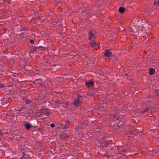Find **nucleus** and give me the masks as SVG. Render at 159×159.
<instances>
[{"mask_svg":"<svg viewBox=\"0 0 159 159\" xmlns=\"http://www.w3.org/2000/svg\"><path fill=\"white\" fill-rule=\"evenodd\" d=\"M155 93H156L157 95H159V91L158 89H156L155 91Z\"/></svg>","mask_w":159,"mask_h":159,"instance_id":"nucleus-41","label":"nucleus"},{"mask_svg":"<svg viewBox=\"0 0 159 159\" xmlns=\"http://www.w3.org/2000/svg\"><path fill=\"white\" fill-rule=\"evenodd\" d=\"M95 37V35L92 33V31L90 30L89 31V39H92L93 38Z\"/></svg>","mask_w":159,"mask_h":159,"instance_id":"nucleus-23","label":"nucleus"},{"mask_svg":"<svg viewBox=\"0 0 159 159\" xmlns=\"http://www.w3.org/2000/svg\"><path fill=\"white\" fill-rule=\"evenodd\" d=\"M131 123L133 124V123H135L136 122L135 120H134V119H132L131 120Z\"/></svg>","mask_w":159,"mask_h":159,"instance_id":"nucleus-43","label":"nucleus"},{"mask_svg":"<svg viewBox=\"0 0 159 159\" xmlns=\"http://www.w3.org/2000/svg\"><path fill=\"white\" fill-rule=\"evenodd\" d=\"M68 104V102H67V104L66 105H65L64 106V107L65 108H66L67 107V106Z\"/></svg>","mask_w":159,"mask_h":159,"instance_id":"nucleus-53","label":"nucleus"},{"mask_svg":"<svg viewBox=\"0 0 159 159\" xmlns=\"http://www.w3.org/2000/svg\"><path fill=\"white\" fill-rule=\"evenodd\" d=\"M2 131H4V130H0V138L2 137V136L3 135V133Z\"/></svg>","mask_w":159,"mask_h":159,"instance_id":"nucleus-44","label":"nucleus"},{"mask_svg":"<svg viewBox=\"0 0 159 159\" xmlns=\"http://www.w3.org/2000/svg\"><path fill=\"white\" fill-rule=\"evenodd\" d=\"M134 131L133 130L129 131L126 134V135H127L128 137H131L132 136L131 135L134 134Z\"/></svg>","mask_w":159,"mask_h":159,"instance_id":"nucleus-24","label":"nucleus"},{"mask_svg":"<svg viewBox=\"0 0 159 159\" xmlns=\"http://www.w3.org/2000/svg\"><path fill=\"white\" fill-rule=\"evenodd\" d=\"M39 80V79H38V80H36V81H37V80Z\"/></svg>","mask_w":159,"mask_h":159,"instance_id":"nucleus-57","label":"nucleus"},{"mask_svg":"<svg viewBox=\"0 0 159 159\" xmlns=\"http://www.w3.org/2000/svg\"><path fill=\"white\" fill-rule=\"evenodd\" d=\"M37 130L38 131L40 132L42 134H43L44 132L43 130L41 128H38Z\"/></svg>","mask_w":159,"mask_h":159,"instance_id":"nucleus-35","label":"nucleus"},{"mask_svg":"<svg viewBox=\"0 0 159 159\" xmlns=\"http://www.w3.org/2000/svg\"><path fill=\"white\" fill-rule=\"evenodd\" d=\"M99 148L98 153L100 155H101L103 156H107L109 158L111 156H115L116 154L115 152L108 153L103 148H100L99 147Z\"/></svg>","mask_w":159,"mask_h":159,"instance_id":"nucleus-3","label":"nucleus"},{"mask_svg":"<svg viewBox=\"0 0 159 159\" xmlns=\"http://www.w3.org/2000/svg\"><path fill=\"white\" fill-rule=\"evenodd\" d=\"M125 11V8L123 7H121L119 9V12L120 13H124Z\"/></svg>","mask_w":159,"mask_h":159,"instance_id":"nucleus-22","label":"nucleus"},{"mask_svg":"<svg viewBox=\"0 0 159 159\" xmlns=\"http://www.w3.org/2000/svg\"><path fill=\"white\" fill-rule=\"evenodd\" d=\"M62 27L61 25H56L55 26V27L54 28L55 30H57L59 31V32L62 33L61 32V31L60 30H61V28Z\"/></svg>","mask_w":159,"mask_h":159,"instance_id":"nucleus-21","label":"nucleus"},{"mask_svg":"<svg viewBox=\"0 0 159 159\" xmlns=\"http://www.w3.org/2000/svg\"><path fill=\"white\" fill-rule=\"evenodd\" d=\"M25 109L24 107H22L20 108V109L18 110L19 111H21L23 110V109Z\"/></svg>","mask_w":159,"mask_h":159,"instance_id":"nucleus-51","label":"nucleus"},{"mask_svg":"<svg viewBox=\"0 0 159 159\" xmlns=\"http://www.w3.org/2000/svg\"><path fill=\"white\" fill-rule=\"evenodd\" d=\"M5 133H6V134H9V133H8V132H5Z\"/></svg>","mask_w":159,"mask_h":159,"instance_id":"nucleus-56","label":"nucleus"},{"mask_svg":"<svg viewBox=\"0 0 159 159\" xmlns=\"http://www.w3.org/2000/svg\"><path fill=\"white\" fill-rule=\"evenodd\" d=\"M3 52V53L5 52V51H4Z\"/></svg>","mask_w":159,"mask_h":159,"instance_id":"nucleus-59","label":"nucleus"},{"mask_svg":"<svg viewBox=\"0 0 159 159\" xmlns=\"http://www.w3.org/2000/svg\"><path fill=\"white\" fill-rule=\"evenodd\" d=\"M86 86L88 88L92 87L94 84V82L92 81H87L85 83Z\"/></svg>","mask_w":159,"mask_h":159,"instance_id":"nucleus-14","label":"nucleus"},{"mask_svg":"<svg viewBox=\"0 0 159 159\" xmlns=\"http://www.w3.org/2000/svg\"><path fill=\"white\" fill-rule=\"evenodd\" d=\"M48 93H43L39 97V99L41 100H43V101L45 102L48 99Z\"/></svg>","mask_w":159,"mask_h":159,"instance_id":"nucleus-7","label":"nucleus"},{"mask_svg":"<svg viewBox=\"0 0 159 159\" xmlns=\"http://www.w3.org/2000/svg\"><path fill=\"white\" fill-rule=\"evenodd\" d=\"M55 6H60L61 4V0H55Z\"/></svg>","mask_w":159,"mask_h":159,"instance_id":"nucleus-25","label":"nucleus"},{"mask_svg":"<svg viewBox=\"0 0 159 159\" xmlns=\"http://www.w3.org/2000/svg\"><path fill=\"white\" fill-rule=\"evenodd\" d=\"M111 59H112V61H119L118 58L114 56H112L111 57Z\"/></svg>","mask_w":159,"mask_h":159,"instance_id":"nucleus-29","label":"nucleus"},{"mask_svg":"<svg viewBox=\"0 0 159 159\" xmlns=\"http://www.w3.org/2000/svg\"><path fill=\"white\" fill-rule=\"evenodd\" d=\"M61 20V16L60 15H58L57 16L54 20V23L56 24L60 22Z\"/></svg>","mask_w":159,"mask_h":159,"instance_id":"nucleus-13","label":"nucleus"},{"mask_svg":"<svg viewBox=\"0 0 159 159\" xmlns=\"http://www.w3.org/2000/svg\"><path fill=\"white\" fill-rule=\"evenodd\" d=\"M38 18H39V19H40V18H39V17H38Z\"/></svg>","mask_w":159,"mask_h":159,"instance_id":"nucleus-60","label":"nucleus"},{"mask_svg":"<svg viewBox=\"0 0 159 159\" xmlns=\"http://www.w3.org/2000/svg\"><path fill=\"white\" fill-rule=\"evenodd\" d=\"M36 75L35 73L34 72H33L32 73V75Z\"/></svg>","mask_w":159,"mask_h":159,"instance_id":"nucleus-54","label":"nucleus"},{"mask_svg":"<svg viewBox=\"0 0 159 159\" xmlns=\"http://www.w3.org/2000/svg\"><path fill=\"white\" fill-rule=\"evenodd\" d=\"M108 141H105L104 139H102L100 142V144L99 147L103 148H106L109 144L108 143Z\"/></svg>","mask_w":159,"mask_h":159,"instance_id":"nucleus-8","label":"nucleus"},{"mask_svg":"<svg viewBox=\"0 0 159 159\" xmlns=\"http://www.w3.org/2000/svg\"><path fill=\"white\" fill-rule=\"evenodd\" d=\"M147 116H148V114H147Z\"/></svg>","mask_w":159,"mask_h":159,"instance_id":"nucleus-62","label":"nucleus"},{"mask_svg":"<svg viewBox=\"0 0 159 159\" xmlns=\"http://www.w3.org/2000/svg\"><path fill=\"white\" fill-rule=\"evenodd\" d=\"M5 100V98H2L0 99V101L2 102V101H4Z\"/></svg>","mask_w":159,"mask_h":159,"instance_id":"nucleus-47","label":"nucleus"},{"mask_svg":"<svg viewBox=\"0 0 159 159\" xmlns=\"http://www.w3.org/2000/svg\"><path fill=\"white\" fill-rule=\"evenodd\" d=\"M155 70L154 69L150 68L149 70V74L150 75H153L155 72Z\"/></svg>","mask_w":159,"mask_h":159,"instance_id":"nucleus-27","label":"nucleus"},{"mask_svg":"<svg viewBox=\"0 0 159 159\" xmlns=\"http://www.w3.org/2000/svg\"><path fill=\"white\" fill-rule=\"evenodd\" d=\"M4 87L3 84L2 83H0V88H2Z\"/></svg>","mask_w":159,"mask_h":159,"instance_id":"nucleus-46","label":"nucleus"},{"mask_svg":"<svg viewBox=\"0 0 159 159\" xmlns=\"http://www.w3.org/2000/svg\"><path fill=\"white\" fill-rule=\"evenodd\" d=\"M69 127V121L68 120L65 121H62L61 123L60 128L61 129H67Z\"/></svg>","mask_w":159,"mask_h":159,"instance_id":"nucleus-10","label":"nucleus"},{"mask_svg":"<svg viewBox=\"0 0 159 159\" xmlns=\"http://www.w3.org/2000/svg\"><path fill=\"white\" fill-rule=\"evenodd\" d=\"M44 64L46 66L47 69L49 70H52L53 71H56L60 69V66L58 65L50 64V62L49 60L46 61Z\"/></svg>","mask_w":159,"mask_h":159,"instance_id":"nucleus-2","label":"nucleus"},{"mask_svg":"<svg viewBox=\"0 0 159 159\" xmlns=\"http://www.w3.org/2000/svg\"><path fill=\"white\" fill-rule=\"evenodd\" d=\"M91 47L93 49L98 50L100 48L99 43H97L94 41H92L90 42Z\"/></svg>","mask_w":159,"mask_h":159,"instance_id":"nucleus-6","label":"nucleus"},{"mask_svg":"<svg viewBox=\"0 0 159 159\" xmlns=\"http://www.w3.org/2000/svg\"><path fill=\"white\" fill-rule=\"evenodd\" d=\"M138 35L137 37H139L140 40H141L139 41L142 42L144 41L145 40L148 38L149 34L144 31L143 32H142V33L138 34Z\"/></svg>","mask_w":159,"mask_h":159,"instance_id":"nucleus-5","label":"nucleus"},{"mask_svg":"<svg viewBox=\"0 0 159 159\" xmlns=\"http://www.w3.org/2000/svg\"><path fill=\"white\" fill-rule=\"evenodd\" d=\"M52 93L53 95H55V94H56V95H55V96H58L62 94V91H58L57 90H56L55 91H53Z\"/></svg>","mask_w":159,"mask_h":159,"instance_id":"nucleus-20","label":"nucleus"},{"mask_svg":"<svg viewBox=\"0 0 159 159\" xmlns=\"http://www.w3.org/2000/svg\"><path fill=\"white\" fill-rule=\"evenodd\" d=\"M111 49H105L104 50V56L106 57H110L112 54V52H110Z\"/></svg>","mask_w":159,"mask_h":159,"instance_id":"nucleus-12","label":"nucleus"},{"mask_svg":"<svg viewBox=\"0 0 159 159\" xmlns=\"http://www.w3.org/2000/svg\"><path fill=\"white\" fill-rule=\"evenodd\" d=\"M149 108H147L146 109L142 111H141V113H144L145 112H147L148 110H149Z\"/></svg>","mask_w":159,"mask_h":159,"instance_id":"nucleus-38","label":"nucleus"},{"mask_svg":"<svg viewBox=\"0 0 159 159\" xmlns=\"http://www.w3.org/2000/svg\"><path fill=\"white\" fill-rule=\"evenodd\" d=\"M4 1L2 0H0V6H1L4 3Z\"/></svg>","mask_w":159,"mask_h":159,"instance_id":"nucleus-42","label":"nucleus"},{"mask_svg":"<svg viewBox=\"0 0 159 159\" xmlns=\"http://www.w3.org/2000/svg\"><path fill=\"white\" fill-rule=\"evenodd\" d=\"M122 151H123V152H122L121 154L123 155H125V154L124 153H123V152L124 153H126L127 152H128V151H127L126 150L123 149V150H122Z\"/></svg>","mask_w":159,"mask_h":159,"instance_id":"nucleus-40","label":"nucleus"},{"mask_svg":"<svg viewBox=\"0 0 159 159\" xmlns=\"http://www.w3.org/2000/svg\"><path fill=\"white\" fill-rule=\"evenodd\" d=\"M109 115L110 118L111 120V121L113 122L119 120V116L118 115L117 110L114 109L111 111Z\"/></svg>","mask_w":159,"mask_h":159,"instance_id":"nucleus-4","label":"nucleus"},{"mask_svg":"<svg viewBox=\"0 0 159 159\" xmlns=\"http://www.w3.org/2000/svg\"><path fill=\"white\" fill-rule=\"evenodd\" d=\"M25 104H30L31 103V101L29 99H26L25 100Z\"/></svg>","mask_w":159,"mask_h":159,"instance_id":"nucleus-31","label":"nucleus"},{"mask_svg":"<svg viewBox=\"0 0 159 159\" xmlns=\"http://www.w3.org/2000/svg\"><path fill=\"white\" fill-rule=\"evenodd\" d=\"M40 110H42V109L41 108V109H40Z\"/></svg>","mask_w":159,"mask_h":159,"instance_id":"nucleus-61","label":"nucleus"},{"mask_svg":"<svg viewBox=\"0 0 159 159\" xmlns=\"http://www.w3.org/2000/svg\"><path fill=\"white\" fill-rule=\"evenodd\" d=\"M61 102L60 100H59L56 102L55 104L57 105V107L59 106V105L61 104Z\"/></svg>","mask_w":159,"mask_h":159,"instance_id":"nucleus-37","label":"nucleus"},{"mask_svg":"<svg viewBox=\"0 0 159 159\" xmlns=\"http://www.w3.org/2000/svg\"><path fill=\"white\" fill-rule=\"evenodd\" d=\"M143 20H138L137 18L133 19L130 27L131 31L134 33L139 32L145 29L146 30L150 26L147 22L144 21Z\"/></svg>","mask_w":159,"mask_h":159,"instance_id":"nucleus-1","label":"nucleus"},{"mask_svg":"<svg viewBox=\"0 0 159 159\" xmlns=\"http://www.w3.org/2000/svg\"><path fill=\"white\" fill-rule=\"evenodd\" d=\"M24 125L25 127L26 128L28 129H29L31 127H32V125L28 123L27 121L24 122Z\"/></svg>","mask_w":159,"mask_h":159,"instance_id":"nucleus-15","label":"nucleus"},{"mask_svg":"<svg viewBox=\"0 0 159 159\" xmlns=\"http://www.w3.org/2000/svg\"><path fill=\"white\" fill-rule=\"evenodd\" d=\"M30 41L31 44L34 43V41L33 39L30 40Z\"/></svg>","mask_w":159,"mask_h":159,"instance_id":"nucleus-48","label":"nucleus"},{"mask_svg":"<svg viewBox=\"0 0 159 159\" xmlns=\"http://www.w3.org/2000/svg\"><path fill=\"white\" fill-rule=\"evenodd\" d=\"M4 30H7V31H8V32H7V33H9L10 32V31H9V30H8V29H6V28H5L4 29Z\"/></svg>","mask_w":159,"mask_h":159,"instance_id":"nucleus-50","label":"nucleus"},{"mask_svg":"<svg viewBox=\"0 0 159 159\" xmlns=\"http://www.w3.org/2000/svg\"><path fill=\"white\" fill-rule=\"evenodd\" d=\"M150 109L152 111H155L158 109L157 105L155 104H153L152 106H151V107H150Z\"/></svg>","mask_w":159,"mask_h":159,"instance_id":"nucleus-17","label":"nucleus"},{"mask_svg":"<svg viewBox=\"0 0 159 159\" xmlns=\"http://www.w3.org/2000/svg\"><path fill=\"white\" fill-rule=\"evenodd\" d=\"M81 97L80 96H79L77 98L76 100L74 102L73 104L75 106V107H77L79 104L81 103L79 99L80 97Z\"/></svg>","mask_w":159,"mask_h":159,"instance_id":"nucleus-16","label":"nucleus"},{"mask_svg":"<svg viewBox=\"0 0 159 159\" xmlns=\"http://www.w3.org/2000/svg\"><path fill=\"white\" fill-rule=\"evenodd\" d=\"M153 5L155 7H156V5L159 7V0H158V2L155 1L154 2Z\"/></svg>","mask_w":159,"mask_h":159,"instance_id":"nucleus-36","label":"nucleus"},{"mask_svg":"<svg viewBox=\"0 0 159 159\" xmlns=\"http://www.w3.org/2000/svg\"><path fill=\"white\" fill-rule=\"evenodd\" d=\"M47 116H49V112H46L45 113Z\"/></svg>","mask_w":159,"mask_h":159,"instance_id":"nucleus-52","label":"nucleus"},{"mask_svg":"<svg viewBox=\"0 0 159 159\" xmlns=\"http://www.w3.org/2000/svg\"><path fill=\"white\" fill-rule=\"evenodd\" d=\"M7 100H5L4 101H2L1 103L2 105H4L6 104H7Z\"/></svg>","mask_w":159,"mask_h":159,"instance_id":"nucleus-39","label":"nucleus"},{"mask_svg":"<svg viewBox=\"0 0 159 159\" xmlns=\"http://www.w3.org/2000/svg\"><path fill=\"white\" fill-rule=\"evenodd\" d=\"M79 53L78 51H74L70 53V56L72 57H75L76 58H77L78 54Z\"/></svg>","mask_w":159,"mask_h":159,"instance_id":"nucleus-19","label":"nucleus"},{"mask_svg":"<svg viewBox=\"0 0 159 159\" xmlns=\"http://www.w3.org/2000/svg\"><path fill=\"white\" fill-rule=\"evenodd\" d=\"M157 116H149L148 118V120H153L154 119L156 118Z\"/></svg>","mask_w":159,"mask_h":159,"instance_id":"nucleus-28","label":"nucleus"},{"mask_svg":"<svg viewBox=\"0 0 159 159\" xmlns=\"http://www.w3.org/2000/svg\"><path fill=\"white\" fill-rule=\"evenodd\" d=\"M50 126L51 127L54 128L55 127V125L54 124L52 123L51 124Z\"/></svg>","mask_w":159,"mask_h":159,"instance_id":"nucleus-49","label":"nucleus"},{"mask_svg":"<svg viewBox=\"0 0 159 159\" xmlns=\"http://www.w3.org/2000/svg\"><path fill=\"white\" fill-rule=\"evenodd\" d=\"M156 142L159 143V138L157 137L156 138Z\"/></svg>","mask_w":159,"mask_h":159,"instance_id":"nucleus-45","label":"nucleus"},{"mask_svg":"<svg viewBox=\"0 0 159 159\" xmlns=\"http://www.w3.org/2000/svg\"><path fill=\"white\" fill-rule=\"evenodd\" d=\"M17 117L16 116L14 115H11V116H9L8 119L9 121L11 122H13L16 121L17 120Z\"/></svg>","mask_w":159,"mask_h":159,"instance_id":"nucleus-11","label":"nucleus"},{"mask_svg":"<svg viewBox=\"0 0 159 159\" xmlns=\"http://www.w3.org/2000/svg\"><path fill=\"white\" fill-rule=\"evenodd\" d=\"M20 34L24 35L25 34V33L23 32L22 33Z\"/></svg>","mask_w":159,"mask_h":159,"instance_id":"nucleus-55","label":"nucleus"},{"mask_svg":"<svg viewBox=\"0 0 159 159\" xmlns=\"http://www.w3.org/2000/svg\"><path fill=\"white\" fill-rule=\"evenodd\" d=\"M1 35V34L0 33V36Z\"/></svg>","mask_w":159,"mask_h":159,"instance_id":"nucleus-58","label":"nucleus"},{"mask_svg":"<svg viewBox=\"0 0 159 159\" xmlns=\"http://www.w3.org/2000/svg\"><path fill=\"white\" fill-rule=\"evenodd\" d=\"M29 2H31V4H32V5H34L35 4V3H38V1H37V0H35V1H29V2L28 3L29 4H30L29 3Z\"/></svg>","mask_w":159,"mask_h":159,"instance_id":"nucleus-32","label":"nucleus"},{"mask_svg":"<svg viewBox=\"0 0 159 159\" xmlns=\"http://www.w3.org/2000/svg\"><path fill=\"white\" fill-rule=\"evenodd\" d=\"M38 48V47H34L31 49L30 52L31 53H34L35 51H36V49Z\"/></svg>","mask_w":159,"mask_h":159,"instance_id":"nucleus-30","label":"nucleus"},{"mask_svg":"<svg viewBox=\"0 0 159 159\" xmlns=\"http://www.w3.org/2000/svg\"><path fill=\"white\" fill-rule=\"evenodd\" d=\"M114 128L116 132L118 134H119L120 133L122 132L121 129H122L120 126L119 125V124L116 123L115 124H114Z\"/></svg>","mask_w":159,"mask_h":159,"instance_id":"nucleus-9","label":"nucleus"},{"mask_svg":"<svg viewBox=\"0 0 159 159\" xmlns=\"http://www.w3.org/2000/svg\"><path fill=\"white\" fill-rule=\"evenodd\" d=\"M20 30L21 31H26L27 30V29L26 27H21V28L20 29Z\"/></svg>","mask_w":159,"mask_h":159,"instance_id":"nucleus-33","label":"nucleus"},{"mask_svg":"<svg viewBox=\"0 0 159 159\" xmlns=\"http://www.w3.org/2000/svg\"><path fill=\"white\" fill-rule=\"evenodd\" d=\"M25 139L23 137H20L17 139V142L19 144H22L25 142Z\"/></svg>","mask_w":159,"mask_h":159,"instance_id":"nucleus-18","label":"nucleus"},{"mask_svg":"<svg viewBox=\"0 0 159 159\" xmlns=\"http://www.w3.org/2000/svg\"><path fill=\"white\" fill-rule=\"evenodd\" d=\"M22 156L23 157L24 159H30V156L29 155H27L25 153H23V155Z\"/></svg>","mask_w":159,"mask_h":159,"instance_id":"nucleus-26","label":"nucleus"},{"mask_svg":"<svg viewBox=\"0 0 159 159\" xmlns=\"http://www.w3.org/2000/svg\"><path fill=\"white\" fill-rule=\"evenodd\" d=\"M115 151V149H114L112 147V148H110V151H107V152H108V153H111V152H114Z\"/></svg>","mask_w":159,"mask_h":159,"instance_id":"nucleus-34","label":"nucleus"}]
</instances>
